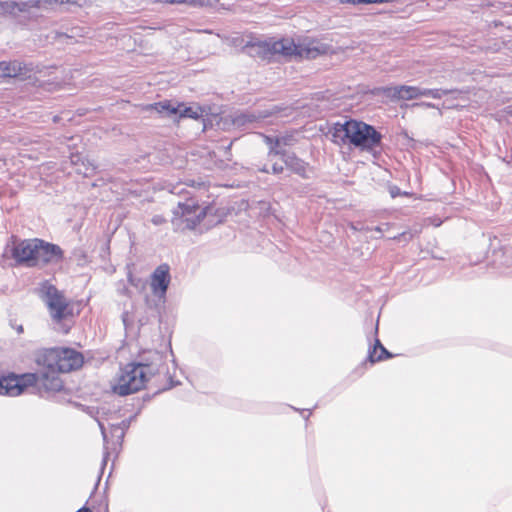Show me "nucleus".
<instances>
[{"label": "nucleus", "instance_id": "1", "mask_svg": "<svg viewBox=\"0 0 512 512\" xmlns=\"http://www.w3.org/2000/svg\"><path fill=\"white\" fill-rule=\"evenodd\" d=\"M162 373L168 374L165 356L156 350L145 351L139 356L138 362L125 366L113 390L120 396L130 395L144 387L152 377Z\"/></svg>", "mask_w": 512, "mask_h": 512}, {"label": "nucleus", "instance_id": "2", "mask_svg": "<svg viewBox=\"0 0 512 512\" xmlns=\"http://www.w3.org/2000/svg\"><path fill=\"white\" fill-rule=\"evenodd\" d=\"M332 141L338 145H349L365 152H374L382 147L383 135L373 125L361 120L348 119L336 122L331 129Z\"/></svg>", "mask_w": 512, "mask_h": 512}, {"label": "nucleus", "instance_id": "3", "mask_svg": "<svg viewBox=\"0 0 512 512\" xmlns=\"http://www.w3.org/2000/svg\"><path fill=\"white\" fill-rule=\"evenodd\" d=\"M244 49L251 56L262 58L268 55L280 54L288 57H300L306 59H315L319 55L326 54L329 46L316 40L304 41L296 44L293 39L282 38L280 40H268L258 42H248Z\"/></svg>", "mask_w": 512, "mask_h": 512}, {"label": "nucleus", "instance_id": "4", "mask_svg": "<svg viewBox=\"0 0 512 512\" xmlns=\"http://www.w3.org/2000/svg\"><path fill=\"white\" fill-rule=\"evenodd\" d=\"M40 293L47 305L55 329L67 334L71 329L73 310L63 292L49 281H44L41 284Z\"/></svg>", "mask_w": 512, "mask_h": 512}, {"label": "nucleus", "instance_id": "5", "mask_svg": "<svg viewBox=\"0 0 512 512\" xmlns=\"http://www.w3.org/2000/svg\"><path fill=\"white\" fill-rule=\"evenodd\" d=\"M211 207L206 206L200 209L197 201L193 198L186 199L185 202H179L173 210L174 218L172 224L175 230H178L181 223H185V228L194 230L197 225L207 216Z\"/></svg>", "mask_w": 512, "mask_h": 512}, {"label": "nucleus", "instance_id": "6", "mask_svg": "<svg viewBox=\"0 0 512 512\" xmlns=\"http://www.w3.org/2000/svg\"><path fill=\"white\" fill-rule=\"evenodd\" d=\"M285 109L282 105L273 104L264 109L247 110L235 114L232 118V124L238 129L251 130L260 127L267 118L277 116Z\"/></svg>", "mask_w": 512, "mask_h": 512}, {"label": "nucleus", "instance_id": "7", "mask_svg": "<svg viewBox=\"0 0 512 512\" xmlns=\"http://www.w3.org/2000/svg\"><path fill=\"white\" fill-rule=\"evenodd\" d=\"M13 245L10 248L11 257L17 265L37 267V249L39 238L17 240L12 236Z\"/></svg>", "mask_w": 512, "mask_h": 512}, {"label": "nucleus", "instance_id": "8", "mask_svg": "<svg viewBox=\"0 0 512 512\" xmlns=\"http://www.w3.org/2000/svg\"><path fill=\"white\" fill-rule=\"evenodd\" d=\"M36 377L30 373L17 375L8 373L0 377V395L15 397L21 395L30 385L35 382Z\"/></svg>", "mask_w": 512, "mask_h": 512}, {"label": "nucleus", "instance_id": "9", "mask_svg": "<svg viewBox=\"0 0 512 512\" xmlns=\"http://www.w3.org/2000/svg\"><path fill=\"white\" fill-rule=\"evenodd\" d=\"M37 250V267L59 264L64 260V251L57 244L39 238Z\"/></svg>", "mask_w": 512, "mask_h": 512}, {"label": "nucleus", "instance_id": "10", "mask_svg": "<svg viewBox=\"0 0 512 512\" xmlns=\"http://www.w3.org/2000/svg\"><path fill=\"white\" fill-rule=\"evenodd\" d=\"M420 87L417 86H384L375 89V94L384 95L391 101L413 100L420 97Z\"/></svg>", "mask_w": 512, "mask_h": 512}, {"label": "nucleus", "instance_id": "11", "mask_svg": "<svg viewBox=\"0 0 512 512\" xmlns=\"http://www.w3.org/2000/svg\"><path fill=\"white\" fill-rule=\"evenodd\" d=\"M170 267L168 264L159 265L151 275L152 293L159 299H165L170 284Z\"/></svg>", "mask_w": 512, "mask_h": 512}, {"label": "nucleus", "instance_id": "12", "mask_svg": "<svg viewBox=\"0 0 512 512\" xmlns=\"http://www.w3.org/2000/svg\"><path fill=\"white\" fill-rule=\"evenodd\" d=\"M59 373L61 372L58 370L31 373L36 377V380L30 386H37L46 392H59L63 388V381L59 377Z\"/></svg>", "mask_w": 512, "mask_h": 512}, {"label": "nucleus", "instance_id": "13", "mask_svg": "<svg viewBox=\"0 0 512 512\" xmlns=\"http://www.w3.org/2000/svg\"><path fill=\"white\" fill-rule=\"evenodd\" d=\"M279 157L285 167L292 173L303 179L309 178V175L307 174L309 163L298 157L295 152L285 150Z\"/></svg>", "mask_w": 512, "mask_h": 512}, {"label": "nucleus", "instance_id": "14", "mask_svg": "<svg viewBox=\"0 0 512 512\" xmlns=\"http://www.w3.org/2000/svg\"><path fill=\"white\" fill-rule=\"evenodd\" d=\"M83 364V356L71 348H61L58 371L68 373L80 368Z\"/></svg>", "mask_w": 512, "mask_h": 512}, {"label": "nucleus", "instance_id": "15", "mask_svg": "<svg viewBox=\"0 0 512 512\" xmlns=\"http://www.w3.org/2000/svg\"><path fill=\"white\" fill-rule=\"evenodd\" d=\"M33 71L31 64H26L24 62L14 60L10 62L2 61L0 62V77H9V78H26Z\"/></svg>", "mask_w": 512, "mask_h": 512}, {"label": "nucleus", "instance_id": "16", "mask_svg": "<svg viewBox=\"0 0 512 512\" xmlns=\"http://www.w3.org/2000/svg\"><path fill=\"white\" fill-rule=\"evenodd\" d=\"M61 348H48L36 354V363L42 366L41 371L58 370Z\"/></svg>", "mask_w": 512, "mask_h": 512}, {"label": "nucleus", "instance_id": "17", "mask_svg": "<svg viewBox=\"0 0 512 512\" xmlns=\"http://www.w3.org/2000/svg\"><path fill=\"white\" fill-rule=\"evenodd\" d=\"M182 104H178L177 106H173L170 101L156 102L153 104H149L146 107V110H154L158 114L171 116L177 115L179 111V107H182Z\"/></svg>", "mask_w": 512, "mask_h": 512}, {"label": "nucleus", "instance_id": "18", "mask_svg": "<svg viewBox=\"0 0 512 512\" xmlns=\"http://www.w3.org/2000/svg\"><path fill=\"white\" fill-rule=\"evenodd\" d=\"M264 143L268 146L267 157L272 159L273 157H279L286 149L279 148V140L277 136L261 134Z\"/></svg>", "mask_w": 512, "mask_h": 512}, {"label": "nucleus", "instance_id": "19", "mask_svg": "<svg viewBox=\"0 0 512 512\" xmlns=\"http://www.w3.org/2000/svg\"><path fill=\"white\" fill-rule=\"evenodd\" d=\"M374 334H375L374 344H373V346L369 347L368 356H367V361H369L371 364H374V363H376L378 361H382L383 360V356H376L377 349H380L381 346H383V344L381 343V341L377 337V334H378V322L375 325Z\"/></svg>", "mask_w": 512, "mask_h": 512}, {"label": "nucleus", "instance_id": "20", "mask_svg": "<svg viewBox=\"0 0 512 512\" xmlns=\"http://www.w3.org/2000/svg\"><path fill=\"white\" fill-rule=\"evenodd\" d=\"M180 118H191L194 120L199 119L203 115V109L200 106H189V107H179L178 114Z\"/></svg>", "mask_w": 512, "mask_h": 512}, {"label": "nucleus", "instance_id": "21", "mask_svg": "<svg viewBox=\"0 0 512 512\" xmlns=\"http://www.w3.org/2000/svg\"><path fill=\"white\" fill-rule=\"evenodd\" d=\"M132 418L122 420L120 423L111 425V433L116 436L119 441H122L125 435V431L129 428Z\"/></svg>", "mask_w": 512, "mask_h": 512}, {"label": "nucleus", "instance_id": "22", "mask_svg": "<svg viewBox=\"0 0 512 512\" xmlns=\"http://www.w3.org/2000/svg\"><path fill=\"white\" fill-rule=\"evenodd\" d=\"M454 90L448 89H427L420 88V97H431L433 99H441L443 96L453 93Z\"/></svg>", "mask_w": 512, "mask_h": 512}, {"label": "nucleus", "instance_id": "23", "mask_svg": "<svg viewBox=\"0 0 512 512\" xmlns=\"http://www.w3.org/2000/svg\"><path fill=\"white\" fill-rule=\"evenodd\" d=\"M72 259L78 266H85L88 262V255L84 248L78 247L72 251Z\"/></svg>", "mask_w": 512, "mask_h": 512}, {"label": "nucleus", "instance_id": "24", "mask_svg": "<svg viewBox=\"0 0 512 512\" xmlns=\"http://www.w3.org/2000/svg\"><path fill=\"white\" fill-rule=\"evenodd\" d=\"M17 5H18L17 12H18V16H19L21 13L29 12L31 8L39 7V1H36V0L20 1V2H17Z\"/></svg>", "mask_w": 512, "mask_h": 512}, {"label": "nucleus", "instance_id": "25", "mask_svg": "<svg viewBox=\"0 0 512 512\" xmlns=\"http://www.w3.org/2000/svg\"><path fill=\"white\" fill-rule=\"evenodd\" d=\"M165 2L170 4H188L192 7H204L209 4V1L206 0H165Z\"/></svg>", "mask_w": 512, "mask_h": 512}, {"label": "nucleus", "instance_id": "26", "mask_svg": "<svg viewBox=\"0 0 512 512\" xmlns=\"http://www.w3.org/2000/svg\"><path fill=\"white\" fill-rule=\"evenodd\" d=\"M0 6L4 13L10 14L12 16H18L17 1H3L0 2Z\"/></svg>", "mask_w": 512, "mask_h": 512}, {"label": "nucleus", "instance_id": "27", "mask_svg": "<svg viewBox=\"0 0 512 512\" xmlns=\"http://www.w3.org/2000/svg\"><path fill=\"white\" fill-rule=\"evenodd\" d=\"M277 137L279 140V148L293 146L297 142L293 134H285Z\"/></svg>", "mask_w": 512, "mask_h": 512}, {"label": "nucleus", "instance_id": "28", "mask_svg": "<svg viewBox=\"0 0 512 512\" xmlns=\"http://www.w3.org/2000/svg\"><path fill=\"white\" fill-rule=\"evenodd\" d=\"M283 172H284V166L282 164H279L277 162L272 164L270 173H272L273 175H280Z\"/></svg>", "mask_w": 512, "mask_h": 512}, {"label": "nucleus", "instance_id": "29", "mask_svg": "<svg viewBox=\"0 0 512 512\" xmlns=\"http://www.w3.org/2000/svg\"><path fill=\"white\" fill-rule=\"evenodd\" d=\"M389 194L392 198H396L402 195V190L396 185L389 186Z\"/></svg>", "mask_w": 512, "mask_h": 512}, {"label": "nucleus", "instance_id": "30", "mask_svg": "<svg viewBox=\"0 0 512 512\" xmlns=\"http://www.w3.org/2000/svg\"><path fill=\"white\" fill-rule=\"evenodd\" d=\"M151 222L158 226V225H162L163 223L166 222V219L162 216V215H154L151 219Z\"/></svg>", "mask_w": 512, "mask_h": 512}, {"label": "nucleus", "instance_id": "31", "mask_svg": "<svg viewBox=\"0 0 512 512\" xmlns=\"http://www.w3.org/2000/svg\"><path fill=\"white\" fill-rule=\"evenodd\" d=\"M128 281L132 286L139 287L141 279L135 278L131 272L128 273Z\"/></svg>", "mask_w": 512, "mask_h": 512}, {"label": "nucleus", "instance_id": "32", "mask_svg": "<svg viewBox=\"0 0 512 512\" xmlns=\"http://www.w3.org/2000/svg\"><path fill=\"white\" fill-rule=\"evenodd\" d=\"M378 356H383L384 359H390L393 357L392 353L389 352L384 346H381L380 348V354Z\"/></svg>", "mask_w": 512, "mask_h": 512}, {"label": "nucleus", "instance_id": "33", "mask_svg": "<svg viewBox=\"0 0 512 512\" xmlns=\"http://www.w3.org/2000/svg\"><path fill=\"white\" fill-rule=\"evenodd\" d=\"M98 424H99V427H100V430H101L103 441H104V443H107V433H106L105 426L101 422H98Z\"/></svg>", "mask_w": 512, "mask_h": 512}, {"label": "nucleus", "instance_id": "34", "mask_svg": "<svg viewBox=\"0 0 512 512\" xmlns=\"http://www.w3.org/2000/svg\"><path fill=\"white\" fill-rule=\"evenodd\" d=\"M98 424H99V427H100V430H101L103 441H104V443H107V433H106L105 426L101 422H98Z\"/></svg>", "mask_w": 512, "mask_h": 512}, {"label": "nucleus", "instance_id": "35", "mask_svg": "<svg viewBox=\"0 0 512 512\" xmlns=\"http://www.w3.org/2000/svg\"><path fill=\"white\" fill-rule=\"evenodd\" d=\"M81 161V156L79 154H72L71 155V162L72 164H78Z\"/></svg>", "mask_w": 512, "mask_h": 512}, {"label": "nucleus", "instance_id": "36", "mask_svg": "<svg viewBox=\"0 0 512 512\" xmlns=\"http://www.w3.org/2000/svg\"><path fill=\"white\" fill-rule=\"evenodd\" d=\"M80 1L81 0H55V2H59L61 4L63 3H69V4H77L79 5L80 4Z\"/></svg>", "mask_w": 512, "mask_h": 512}, {"label": "nucleus", "instance_id": "37", "mask_svg": "<svg viewBox=\"0 0 512 512\" xmlns=\"http://www.w3.org/2000/svg\"><path fill=\"white\" fill-rule=\"evenodd\" d=\"M413 106H423V107H429V108L435 107V105L433 103H429V102L414 103Z\"/></svg>", "mask_w": 512, "mask_h": 512}, {"label": "nucleus", "instance_id": "38", "mask_svg": "<svg viewBox=\"0 0 512 512\" xmlns=\"http://www.w3.org/2000/svg\"><path fill=\"white\" fill-rule=\"evenodd\" d=\"M118 291L120 294L130 297V290L126 286H123L121 289L119 288Z\"/></svg>", "mask_w": 512, "mask_h": 512}, {"label": "nucleus", "instance_id": "39", "mask_svg": "<svg viewBox=\"0 0 512 512\" xmlns=\"http://www.w3.org/2000/svg\"><path fill=\"white\" fill-rule=\"evenodd\" d=\"M109 456V452L107 451V448L105 447V452H104V457H103V460H102V468L101 470L104 469L106 463H107V458Z\"/></svg>", "mask_w": 512, "mask_h": 512}, {"label": "nucleus", "instance_id": "40", "mask_svg": "<svg viewBox=\"0 0 512 512\" xmlns=\"http://www.w3.org/2000/svg\"><path fill=\"white\" fill-rule=\"evenodd\" d=\"M270 170H271V168L269 169V168L267 167V165H263L262 167H259V168H258V171H259V172L267 173V174H269V173H270Z\"/></svg>", "mask_w": 512, "mask_h": 512}, {"label": "nucleus", "instance_id": "41", "mask_svg": "<svg viewBox=\"0 0 512 512\" xmlns=\"http://www.w3.org/2000/svg\"><path fill=\"white\" fill-rule=\"evenodd\" d=\"M175 385H176V383L173 381V379L171 377H169V386L164 387L163 390L170 389V388L174 387Z\"/></svg>", "mask_w": 512, "mask_h": 512}, {"label": "nucleus", "instance_id": "42", "mask_svg": "<svg viewBox=\"0 0 512 512\" xmlns=\"http://www.w3.org/2000/svg\"><path fill=\"white\" fill-rule=\"evenodd\" d=\"M127 317H128V312H124V313L122 314V321H123V323H124V325H125V326H127V325H128Z\"/></svg>", "mask_w": 512, "mask_h": 512}, {"label": "nucleus", "instance_id": "43", "mask_svg": "<svg viewBox=\"0 0 512 512\" xmlns=\"http://www.w3.org/2000/svg\"><path fill=\"white\" fill-rule=\"evenodd\" d=\"M76 512H92L90 508L83 506L80 509H78Z\"/></svg>", "mask_w": 512, "mask_h": 512}, {"label": "nucleus", "instance_id": "44", "mask_svg": "<svg viewBox=\"0 0 512 512\" xmlns=\"http://www.w3.org/2000/svg\"><path fill=\"white\" fill-rule=\"evenodd\" d=\"M196 184H197L198 186L203 185V183L196 182L195 180H191V181H190V183H189L188 185H190V186L194 187V186H196Z\"/></svg>", "mask_w": 512, "mask_h": 512}, {"label": "nucleus", "instance_id": "45", "mask_svg": "<svg viewBox=\"0 0 512 512\" xmlns=\"http://www.w3.org/2000/svg\"><path fill=\"white\" fill-rule=\"evenodd\" d=\"M5 165H6L5 161L0 159V170H3V172L5 171V169H4Z\"/></svg>", "mask_w": 512, "mask_h": 512}, {"label": "nucleus", "instance_id": "46", "mask_svg": "<svg viewBox=\"0 0 512 512\" xmlns=\"http://www.w3.org/2000/svg\"><path fill=\"white\" fill-rule=\"evenodd\" d=\"M412 194L410 192H407V191H402V195L401 196H406V197H409L411 196Z\"/></svg>", "mask_w": 512, "mask_h": 512}, {"label": "nucleus", "instance_id": "47", "mask_svg": "<svg viewBox=\"0 0 512 512\" xmlns=\"http://www.w3.org/2000/svg\"><path fill=\"white\" fill-rule=\"evenodd\" d=\"M23 331V327L22 326H19L18 327V332H22Z\"/></svg>", "mask_w": 512, "mask_h": 512}, {"label": "nucleus", "instance_id": "48", "mask_svg": "<svg viewBox=\"0 0 512 512\" xmlns=\"http://www.w3.org/2000/svg\"><path fill=\"white\" fill-rule=\"evenodd\" d=\"M231 146H232V142L229 143V145L226 147V149L229 150L231 148Z\"/></svg>", "mask_w": 512, "mask_h": 512}]
</instances>
